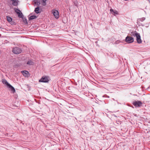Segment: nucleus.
<instances>
[{"instance_id":"nucleus-2","label":"nucleus","mask_w":150,"mask_h":150,"mask_svg":"<svg viewBox=\"0 0 150 150\" xmlns=\"http://www.w3.org/2000/svg\"><path fill=\"white\" fill-rule=\"evenodd\" d=\"M12 51L14 54H18L22 52V50L21 48L16 47L13 48Z\"/></svg>"},{"instance_id":"nucleus-13","label":"nucleus","mask_w":150,"mask_h":150,"mask_svg":"<svg viewBox=\"0 0 150 150\" xmlns=\"http://www.w3.org/2000/svg\"><path fill=\"white\" fill-rule=\"evenodd\" d=\"M27 64L30 65H33L34 64V62L32 60H29L27 62Z\"/></svg>"},{"instance_id":"nucleus-11","label":"nucleus","mask_w":150,"mask_h":150,"mask_svg":"<svg viewBox=\"0 0 150 150\" xmlns=\"http://www.w3.org/2000/svg\"><path fill=\"white\" fill-rule=\"evenodd\" d=\"M2 82L4 84L6 85L7 87L9 86V85H10V84H9L7 81L5 79H2Z\"/></svg>"},{"instance_id":"nucleus-19","label":"nucleus","mask_w":150,"mask_h":150,"mask_svg":"<svg viewBox=\"0 0 150 150\" xmlns=\"http://www.w3.org/2000/svg\"><path fill=\"white\" fill-rule=\"evenodd\" d=\"M10 23L12 25H15L16 24V23L14 21H13L12 20V21H11Z\"/></svg>"},{"instance_id":"nucleus-9","label":"nucleus","mask_w":150,"mask_h":150,"mask_svg":"<svg viewBox=\"0 0 150 150\" xmlns=\"http://www.w3.org/2000/svg\"><path fill=\"white\" fill-rule=\"evenodd\" d=\"M21 72L22 73L23 75L25 77L27 76H28V74H29V72L26 71H22Z\"/></svg>"},{"instance_id":"nucleus-21","label":"nucleus","mask_w":150,"mask_h":150,"mask_svg":"<svg viewBox=\"0 0 150 150\" xmlns=\"http://www.w3.org/2000/svg\"><path fill=\"white\" fill-rule=\"evenodd\" d=\"M145 18H142L143 20H145Z\"/></svg>"},{"instance_id":"nucleus-5","label":"nucleus","mask_w":150,"mask_h":150,"mask_svg":"<svg viewBox=\"0 0 150 150\" xmlns=\"http://www.w3.org/2000/svg\"><path fill=\"white\" fill-rule=\"evenodd\" d=\"M14 10L15 12L18 15V16L20 18H23V16L22 13L20 11V10L18 8H15Z\"/></svg>"},{"instance_id":"nucleus-23","label":"nucleus","mask_w":150,"mask_h":150,"mask_svg":"<svg viewBox=\"0 0 150 150\" xmlns=\"http://www.w3.org/2000/svg\"><path fill=\"white\" fill-rule=\"evenodd\" d=\"M1 28V27H0V28Z\"/></svg>"},{"instance_id":"nucleus-3","label":"nucleus","mask_w":150,"mask_h":150,"mask_svg":"<svg viewBox=\"0 0 150 150\" xmlns=\"http://www.w3.org/2000/svg\"><path fill=\"white\" fill-rule=\"evenodd\" d=\"M132 104L135 107H140L142 106V103L140 101H135L133 102Z\"/></svg>"},{"instance_id":"nucleus-7","label":"nucleus","mask_w":150,"mask_h":150,"mask_svg":"<svg viewBox=\"0 0 150 150\" xmlns=\"http://www.w3.org/2000/svg\"><path fill=\"white\" fill-rule=\"evenodd\" d=\"M12 1L11 4L12 5L15 6H17L19 2L18 0H10Z\"/></svg>"},{"instance_id":"nucleus-10","label":"nucleus","mask_w":150,"mask_h":150,"mask_svg":"<svg viewBox=\"0 0 150 150\" xmlns=\"http://www.w3.org/2000/svg\"><path fill=\"white\" fill-rule=\"evenodd\" d=\"M110 11L111 12H113V14L115 16L119 14L118 12L116 10H114L112 8L110 9Z\"/></svg>"},{"instance_id":"nucleus-18","label":"nucleus","mask_w":150,"mask_h":150,"mask_svg":"<svg viewBox=\"0 0 150 150\" xmlns=\"http://www.w3.org/2000/svg\"><path fill=\"white\" fill-rule=\"evenodd\" d=\"M56 11V10L55 9L54 11H53L52 12V13L53 14V15L54 16L55 18H56V12L55 11Z\"/></svg>"},{"instance_id":"nucleus-6","label":"nucleus","mask_w":150,"mask_h":150,"mask_svg":"<svg viewBox=\"0 0 150 150\" xmlns=\"http://www.w3.org/2000/svg\"><path fill=\"white\" fill-rule=\"evenodd\" d=\"M49 81L48 77L47 76H44L39 80V82H47Z\"/></svg>"},{"instance_id":"nucleus-22","label":"nucleus","mask_w":150,"mask_h":150,"mask_svg":"<svg viewBox=\"0 0 150 150\" xmlns=\"http://www.w3.org/2000/svg\"><path fill=\"white\" fill-rule=\"evenodd\" d=\"M25 21H26V23H27V21H26V19H25Z\"/></svg>"},{"instance_id":"nucleus-8","label":"nucleus","mask_w":150,"mask_h":150,"mask_svg":"<svg viewBox=\"0 0 150 150\" xmlns=\"http://www.w3.org/2000/svg\"><path fill=\"white\" fill-rule=\"evenodd\" d=\"M34 11L37 14L40 13L41 12L39 6H38L35 8Z\"/></svg>"},{"instance_id":"nucleus-1","label":"nucleus","mask_w":150,"mask_h":150,"mask_svg":"<svg viewBox=\"0 0 150 150\" xmlns=\"http://www.w3.org/2000/svg\"><path fill=\"white\" fill-rule=\"evenodd\" d=\"M131 35L136 37V39L138 43L140 44L142 42V41L141 39L139 33H137L136 31H134L131 33Z\"/></svg>"},{"instance_id":"nucleus-14","label":"nucleus","mask_w":150,"mask_h":150,"mask_svg":"<svg viewBox=\"0 0 150 150\" xmlns=\"http://www.w3.org/2000/svg\"><path fill=\"white\" fill-rule=\"evenodd\" d=\"M37 17L35 16H30L29 17V21H30L32 20L35 19Z\"/></svg>"},{"instance_id":"nucleus-17","label":"nucleus","mask_w":150,"mask_h":150,"mask_svg":"<svg viewBox=\"0 0 150 150\" xmlns=\"http://www.w3.org/2000/svg\"><path fill=\"white\" fill-rule=\"evenodd\" d=\"M47 0H41V2L42 3V5L43 6H45L47 4V3L46 2V1Z\"/></svg>"},{"instance_id":"nucleus-4","label":"nucleus","mask_w":150,"mask_h":150,"mask_svg":"<svg viewBox=\"0 0 150 150\" xmlns=\"http://www.w3.org/2000/svg\"><path fill=\"white\" fill-rule=\"evenodd\" d=\"M134 41V38L127 36L125 38V42L127 43H132Z\"/></svg>"},{"instance_id":"nucleus-12","label":"nucleus","mask_w":150,"mask_h":150,"mask_svg":"<svg viewBox=\"0 0 150 150\" xmlns=\"http://www.w3.org/2000/svg\"><path fill=\"white\" fill-rule=\"evenodd\" d=\"M8 87L11 89V91L13 93H14L16 91L14 88L11 85H9V86Z\"/></svg>"},{"instance_id":"nucleus-20","label":"nucleus","mask_w":150,"mask_h":150,"mask_svg":"<svg viewBox=\"0 0 150 150\" xmlns=\"http://www.w3.org/2000/svg\"><path fill=\"white\" fill-rule=\"evenodd\" d=\"M59 18V13L58 11L57 10V19Z\"/></svg>"},{"instance_id":"nucleus-16","label":"nucleus","mask_w":150,"mask_h":150,"mask_svg":"<svg viewBox=\"0 0 150 150\" xmlns=\"http://www.w3.org/2000/svg\"><path fill=\"white\" fill-rule=\"evenodd\" d=\"M6 19L7 21L9 23L12 21V18L9 16H6Z\"/></svg>"},{"instance_id":"nucleus-15","label":"nucleus","mask_w":150,"mask_h":150,"mask_svg":"<svg viewBox=\"0 0 150 150\" xmlns=\"http://www.w3.org/2000/svg\"><path fill=\"white\" fill-rule=\"evenodd\" d=\"M34 2V3L37 5L38 6H39V5L40 4V0H36Z\"/></svg>"}]
</instances>
